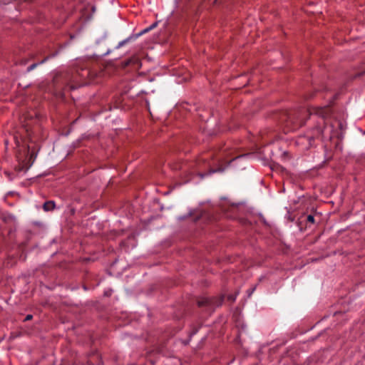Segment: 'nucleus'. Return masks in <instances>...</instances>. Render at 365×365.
Instances as JSON below:
<instances>
[{"label": "nucleus", "mask_w": 365, "mask_h": 365, "mask_svg": "<svg viewBox=\"0 0 365 365\" xmlns=\"http://www.w3.org/2000/svg\"><path fill=\"white\" fill-rule=\"evenodd\" d=\"M331 113L329 105H327L312 109L300 108L297 110H284L279 113L278 118L287 128V132L295 130L308 123L309 129L296 139V145L301 150L305 151L315 146L317 140L333 138V128L331 125L328 127L325 120Z\"/></svg>", "instance_id": "obj_1"}, {"label": "nucleus", "mask_w": 365, "mask_h": 365, "mask_svg": "<svg viewBox=\"0 0 365 365\" xmlns=\"http://www.w3.org/2000/svg\"><path fill=\"white\" fill-rule=\"evenodd\" d=\"M90 75L86 68L70 69L56 75L53 78V86L56 91L74 90L87 84L86 78Z\"/></svg>", "instance_id": "obj_2"}, {"label": "nucleus", "mask_w": 365, "mask_h": 365, "mask_svg": "<svg viewBox=\"0 0 365 365\" xmlns=\"http://www.w3.org/2000/svg\"><path fill=\"white\" fill-rule=\"evenodd\" d=\"M211 166L212 165L210 161H207L205 158H201L195 163V168L192 169V173L199 175V177L202 179L208 175L222 172L225 170L222 165L217 169L212 168Z\"/></svg>", "instance_id": "obj_3"}, {"label": "nucleus", "mask_w": 365, "mask_h": 365, "mask_svg": "<svg viewBox=\"0 0 365 365\" xmlns=\"http://www.w3.org/2000/svg\"><path fill=\"white\" fill-rule=\"evenodd\" d=\"M253 141H255V145H252V157L255 155L257 158L262 161L264 165H266L270 158L269 154L267 153L268 147L265 145L267 141L264 144L260 145L257 144L258 138L255 139V140H252Z\"/></svg>", "instance_id": "obj_4"}, {"label": "nucleus", "mask_w": 365, "mask_h": 365, "mask_svg": "<svg viewBox=\"0 0 365 365\" xmlns=\"http://www.w3.org/2000/svg\"><path fill=\"white\" fill-rule=\"evenodd\" d=\"M242 208V203H232L227 205V202H224L222 205H221V210L225 212L226 217H235L237 213L240 212Z\"/></svg>", "instance_id": "obj_5"}, {"label": "nucleus", "mask_w": 365, "mask_h": 365, "mask_svg": "<svg viewBox=\"0 0 365 365\" xmlns=\"http://www.w3.org/2000/svg\"><path fill=\"white\" fill-rule=\"evenodd\" d=\"M250 153H244L232 158L229 163H232L234 166L239 168L240 170L245 169L250 163Z\"/></svg>", "instance_id": "obj_6"}, {"label": "nucleus", "mask_w": 365, "mask_h": 365, "mask_svg": "<svg viewBox=\"0 0 365 365\" xmlns=\"http://www.w3.org/2000/svg\"><path fill=\"white\" fill-rule=\"evenodd\" d=\"M58 51H56V52L54 53H52L49 55H48L47 56H46L43 60H41L40 62L38 63H33L31 64V66H29L27 68V71H31L32 70H34L38 65L39 64H42L43 63H45L48 59L51 58H53L54 56H56L57 54H58Z\"/></svg>", "instance_id": "obj_7"}, {"label": "nucleus", "mask_w": 365, "mask_h": 365, "mask_svg": "<svg viewBox=\"0 0 365 365\" xmlns=\"http://www.w3.org/2000/svg\"><path fill=\"white\" fill-rule=\"evenodd\" d=\"M212 304V300L208 298H202L197 301V305L200 307L210 306Z\"/></svg>", "instance_id": "obj_8"}, {"label": "nucleus", "mask_w": 365, "mask_h": 365, "mask_svg": "<svg viewBox=\"0 0 365 365\" xmlns=\"http://www.w3.org/2000/svg\"><path fill=\"white\" fill-rule=\"evenodd\" d=\"M55 207V202L53 201H46L43 205V208L45 211L53 210Z\"/></svg>", "instance_id": "obj_9"}, {"label": "nucleus", "mask_w": 365, "mask_h": 365, "mask_svg": "<svg viewBox=\"0 0 365 365\" xmlns=\"http://www.w3.org/2000/svg\"><path fill=\"white\" fill-rule=\"evenodd\" d=\"M23 126H24V129L26 132V137H28L29 138H31L33 131L31 129L30 123L29 122H27V123H24L23 125Z\"/></svg>", "instance_id": "obj_10"}, {"label": "nucleus", "mask_w": 365, "mask_h": 365, "mask_svg": "<svg viewBox=\"0 0 365 365\" xmlns=\"http://www.w3.org/2000/svg\"><path fill=\"white\" fill-rule=\"evenodd\" d=\"M257 217V215L252 213V220ZM257 217H259V220L260 222L264 225L265 226H269L268 222H267L266 219L262 214H258Z\"/></svg>", "instance_id": "obj_11"}, {"label": "nucleus", "mask_w": 365, "mask_h": 365, "mask_svg": "<svg viewBox=\"0 0 365 365\" xmlns=\"http://www.w3.org/2000/svg\"><path fill=\"white\" fill-rule=\"evenodd\" d=\"M130 64H133V65H138L139 64V59L136 57H133L131 58L130 59H129L125 65L126 66H128V65H130Z\"/></svg>", "instance_id": "obj_12"}, {"label": "nucleus", "mask_w": 365, "mask_h": 365, "mask_svg": "<svg viewBox=\"0 0 365 365\" xmlns=\"http://www.w3.org/2000/svg\"><path fill=\"white\" fill-rule=\"evenodd\" d=\"M130 38H126L122 41H120L118 44L116 46L115 48H120L123 46H124L126 43L129 41Z\"/></svg>", "instance_id": "obj_13"}, {"label": "nucleus", "mask_w": 365, "mask_h": 365, "mask_svg": "<svg viewBox=\"0 0 365 365\" xmlns=\"http://www.w3.org/2000/svg\"><path fill=\"white\" fill-rule=\"evenodd\" d=\"M307 222L313 224L314 222V216L312 215H309L307 217Z\"/></svg>", "instance_id": "obj_14"}, {"label": "nucleus", "mask_w": 365, "mask_h": 365, "mask_svg": "<svg viewBox=\"0 0 365 365\" xmlns=\"http://www.w3.org/2000/svg\"><path fill=\"white\" fill-rule=\"evenodd\" d=\"M227 299L230 302H233L235 300V297L234 295L230 294L227 296Z\"/></svg>", "instance_id": "obj_15"}, {"label": "nucleus", "mask_w": 365, "mask_h": 365, "mask_svg": "<svg viewBox=\"0 0 365 365\" xmlns=\"http://www.w3.org/2000/svg\"><path fill=\"white\" fill-rule=\"evenodd\" d=\"M33 318V316L31 314H28L26 318H25V321H29V320H31V319Z\"/></svg>", "instance_id": "obj_16"}, {"label": "nucleus", "mask_w": 365, "mask_h": 365, "mask_svg": "<svg viewBox=\"0 0 365 365\" xmlns=\"http://www.w3.org/2000/svg\"><path fill=\"white\" fill-rule=\"evenodd\" d=\"M150 30H151V27H149V28H147V29H144V30L141 32V34H145V33H146V32L149 31Z\"/></svg>", "instance_id": "obj_17"}, {"label": "nucleus", "mask_w": 365, "mask_h": 365, "mask_svg": "<svg viewBox=\"0 0 365 365\" xmlns=\"http://www.w3.org/2000/svg\"><path fill=\"white\" fill-rule=\"evenodd\" d=\"M150 30H151V27H149V28H147V29H144V30L141 32V34H145V33H146V32L149 31Z\"/></svg>", "instance_id": "obj_18"}, {"label": "nucleus", "mask_w": 365, "mask_h": 365, "mask_svg": "<svg viewBox=\"0 0 365 365\" xmlns=\"http://www.w3.org/2000/svg\"><path fill=\"white\" fill-rule=\"evenodd\" d=\"M223 0H215V2L217 4H222Z\"/></svg>", "instance_id": "obj_19"}, {"label": "nucleus", "mask_w": 365, "mask_h": 365, "mask_svg": "<svg viewBox=\"0 0 365 365\" xmlns=\"http://www.w3.org/2000/svg\"><path fill=\"white\" fill-rule=\"evenodd\" d=\"M33 162L31 163H30L29 165H26V170H28L32 165Z\"/></svg>", "instance_id": "obj_20"}, {"label": "nucleus", "mask_w": 365, "mask_h": 365, "mask_svg": "<svg viewBox=\"0 0 365 365\" xmlns=\"http://www.w3.org/2000/svg\"><path fill=\"white\" fill-rule=\"evenodd\" d=\"M200 217H201V215H198V216L195 218V220H198V219H200Z\"/></svg>", "instance_id": "obj_21"}, {"label": "nucleus", "mask_w": 365, "mask_h": 365, "mask_svg": "<svg viewBox=\"0 0 365 365\" xmlns=\"http://www.w3.org/2000/svg\"><path fill=\"white\" fill-rule=\"evenodd\" d=\"M155 26V24L152 25V26H150V27H151V29H152L153 28H154Z\"/></svg>", "instance_id": "obj_22"}, {"label": "nucleus", "mask_w": 365, "mask_h": 365, "mask_svg": "<svg viewBox=\"0 0 365 365\" xmlns=\"http://www.w3.org/2000/svg\"><path fill=\"white\" fill-rule=\"evenodd\" d=\"M312 97H313V96H312V95H311V96H309L308 98H312Z\"/></svg>", "instance_id": "obj_23"}, {"label": "nucleus", "mask_w": 365, "mask_h": 365, "mask_svg": "<svg viewBox=\"0 0 365 365\" xmlns=\"http://www.w3.org/2000/svg\"><path fill=\"white\" fill-rule=\"evenodd\" d=\"M29 118V116L25 117V120H27Z\"/></svg>", "instance_id": "obj_24"}]
</instances>
